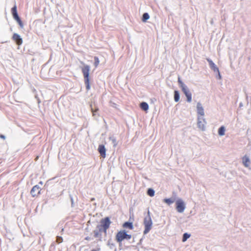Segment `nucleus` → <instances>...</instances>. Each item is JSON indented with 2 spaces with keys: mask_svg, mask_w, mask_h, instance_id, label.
<instances>
[{
  "mask_svg": "<svg viewBox=\"0 0 251 251\" xmlns=\"http://www.w3.org/2000/svg\"><path fill=\"white\" fill-rule=\"evenodd\" d=\"M174 100L176 102H178L179 100V94L176 90L174 92Z\"/></svg>",
  "mask_w": 251,
  "mask_h": 251,
  "instance_id": "nucleus-19",
  "label": "nucleus"
},
{
  "mask_svg": "<svg viewBox=\"0 0 251 251\" xmlns=\"http://www.w3.org/2000/svg\"><path fill=\"white\" fill-rule=\"evenodd\" d=\"M182 91L186 96L187 101L190 102L192 101V94L188 88H183Z\"/></svg>",
  "mask_w": 251,
  "mask_h": 251,
  "instance_id": "nucleus-8",
  "label": "nucleus"
},
{
  "mask_svg": "<svg viewBox=\"0 0 251 251\" xmlns=\"http://www.w3.org/2000/svg\"><path fill=\"white\" fill-rule=\"evenodd\" d=\"M154 191L153 189L152 188H149L147 190V194L150 196V197H152L154 195Z\"/></svg>",
  "mask_w": 251,
  "mask_h": 251,
  "instance_id": "nucleus-23",
  "label": "nucleus"
},
{
  "mask_svg": "<svg viewBox=\"0 0 251 251\" xmlns=\"http://www.w3.org/2000/svg\"><path fill=\"white\" fill-rule=\"evenodd\" d=\"M11 13H12V14L13 15L14 19L18 22L21 28H23L24 24L18 15V13H17V6H16V4H15V5L13 6V7L12 8Z\"/></svg>",
  "mask_w": 251,
  "mask_h": 251,
  "instance_id": "nucleus-4",
  "label": "nucleus"
},
{
  "mask_svg": "<svg viewBox=\"0 0 251 251\" xmlns=\"http://www.w3.org/2000/svg\"><path fill=\"white\" fill-rule=\"evenodd\" d=\"M100 251V249H98L97 250H92L91 251Z\"/></svg>",
  "mask_w": 251,
  "mask_h": 251,
  "instance_id": "nucleus-33",
  "label": "nucleus"
},
{
  "mask_svg": "<svg viewBox=\"0 0 251 251\" xmlns=\"http://www.w3.org/2000/svg\"><path fill=\"white\" fill-rule=\"evenodd\" d=\"M225 128L224 126H222L221 127H220L219 128L218 134L220 136H223V135H225Z\"/></svg>",
  "mask_w": 251,
  "mask_h": 251,
  "instance_id": "nucleus-20",
  "label": "nucleus"
},
{
  "mask_svg": "<svg viewBox=\"0 0 251 251\" xmlns=\"http://www.w3.org/2000/svg\"><path fill=\"white\" fill-rule=\"evenodd\" d=\"M176 201L175 197H172L171 198H166L163 200L164 202L167 203L168 205H170L174 203Z\"/></svg>",
  "mask_w": 251,
  "mask_h": 251,
  "instance_id": "nucleus-16",
  "label": "nucleus"
},
{
  "mask_svg": "<svg viewBox=\"0 0 251 251\" xmlns=\"http://www.w3.org/2000/svg\"><path fill=\"white\" fill-rule=\"evenodd\" d=\"M207 61L209 63V65L210 66V68L215 72L218 73L220 75V72L218 68L216 66V65L214 64V63L210 59H207Z\"/></svg>",
  "mask_w": 251,
  "mask_h": 251,
  "instance_id": "nucleus-12",
  "label": "nucleus"
},
{
  "mask_svg": "<svg viewBox=\"0 0 251 251\" xmlns=\"http://www.w3.org/2000/svg\"><path fill=\"white\" fill-rule=\"evenodd\" d=\"M116 239L119 243L126 240V231L125 230L119 231L116 235Z\"/></svg>",
  "mask_w": 251,
  "mask_h": 251,
  "instance_id": "nucleus-6",
  "label": "nucleus"
},
{
  "mask_svg": "<svg viewBox=\"0 0 251 251\" xmlns=\"http://www.w3.org/2000/svg\"><path fill=\"white\" fill-rule=\"evenodd\" d=\"M144 225L145 226V229L144 234H146L149 232L151 228L152 225V222L151 219L150 211L148 210L147 215L144 218Z\"/></svg>",
  "mask_w": 251,
  "mask_h": 251,
  "instance_id": "nucleus-2",
  "label": "nucleus"
},
{
  "mask_svg": "<svg viewBox=\"0 0 251 251\" xmlns=\"http://www.w3.org/2000/svg\"><path fill=\"white\" fill-rule=\"evenodd\" d=\"M178 82L180 86V87L181 88V89L182 90L183 89V88H186L187 87L185 84L182 82V81L180 79V78H179L178 79Z\"/></svg>",
  "mask_w": 251,
  "mask_h": 251,
  "instance_id": "nucleus-26",
  "label": "nucleus"
},
{
  "mask_svg": "<svg viewBox=\"0 0 251 251\" xmlns=\"http://www.w3.org/2000/svg\"><path fill=\"white\" fill-rule=\"evenodd\" d=\"M131 238V235L130 234H128L126 232V240H129Z\"/></svg>",
  "mask_w": 251,
  "mask_h": 251,
  "instance_id": "nucleus-30",
  "label": "nucleus"
},
{
  "mask_svg": "<svg viewBox=\"0 0 251 251\" xmlns=\"http://www.w3.org/2000/svg\"><path fill=\"white\" fill-rule=\"evenodd\" d=\"M182 91L186 96L187 101L190 102L192 101V94L188 88H183Z\"/></svg>",
  "mask_w": 251,
  "mask_h": 251,
  "instance_id": "nucleus-9",
  "label": "nucleus"
},
{
  "mask_svg": "<svg viewBox=\"0 0 251 251\" xmlns=\"http://www.w3.org/2000/svg\"><path fill=\"white\" fill-rule=\"evenodd\" d=\"M81 63L82 64H83V65L84 64V63H83V62H81Z\"/></svg>",
  "mask_w": 251,
  "mask_h": 251,
  "instance_id": "nucleus-36",
  "label": "nucleus"
},
{
  "mask_svg": "<svg viewBox=\"0 0 251 251\" xmlns=\"http://www.w3.org/2000/svg\"><path fill=\"white\" fill-rule=\"evenodd\" d=\"M150 18V16L147 13H145L143 15L142 21L144 22H146L147 20Z\"/></svg>",
  "mask_w": 251,
  "mask_h": 251,
  "instance_id": "nucleus-24",
  "label": "nucleus"
},
{
  "mask_svg": "<svg viewBox=\"0 0 251 251\" xmlns=\"http://www.w3.org/2000/svg\"><path fill=\"white\" fill-rule=\"evenodd\" d=\"M97 229L98 230V231H99V232L101 233L102 232H103V228L104 229V227H103L101 225H98L97 226Z\"/></svg>",
  "mask_w": 251,
  "mask_h": 251,
  "instance_id": "nucleus-27",
  "label": "nucleus"
},
{
  "mask_svg": "<svg viewBox=\"0 0 251 251\" xmlns=\"http://www.w3.org/2000/svg\"><path fill=\"white\" fill-rule=\"evenodd\" d=\"M98 151L101 156L105 157V149L103 145H100L98 148Z\"/></svg>",
  "mask_w": 251,
  "mask_h": 251,
  "instance_id": "nucleus-15",
  "label": "nucleus"
},
{
  "mask_svg": "<svg viewBox=\"0 0 251 251\" xmlns=\"http://www.w3.org/2000/svg\"><path fill=\"white\" fill-rule=\"evenodd\" d=\"M81 70L83 75L86 89L87 91H89L90 89V81L89 77L90 67L88 65H84L83 67L81 68Z\"/></svg>",
  "mask_w": 251,
  "mask_h": 251,
  "instance_id": "nucleus-1",
  "label": "nucleus"
},
{
  "mask_svg": "<svg viewBox=\"0 0 251 251\" xmlns=\"http://www.w3.org/2000/svg\"><path fill=\"white\" fill-rule=\"evenodd\" d=\"M140 108L144 111H147L149 109V105L147 102H142L140 103Z\"/></svg>",
  "mask_w": 251,
  "mask_h": 251,
  "instance_id": "nucleus-18",
  "label": "nucleus"
},
{
  "mask_svg": "<svg viewBox=\"0 0 251 251\" xmlns=\"http://www.w3.org/2000/svg\"><path fill=\"white\" fill-rule=\"evenodd\" d=\"M0 138H2V139H5V137H4V135H0Z\"/></svg>",
  "mask_w": 251,
  "mask_h": 251,
  "instance_id": "nucleus-32",
  "label": "nucleus"
},
{
  "mask_svg": "<svg viewBox=\"0 0 251 251\" xmlns=\"http://www.w3.org/2000/svg\"><path fill=\"white\" fill-rule=\"evenodd\" d=\"M190 237V234L188 233H185L183 234L182 241V242H185L189 237Z\"/></svg>",
  "mask_w": 251,
  "mask_h": 251,
  "instance_id": "nucleus-22",
  "label": "nucleus"
},
{
  "mask_svg": "<svg viewBox=\"0 0 251 251\" xmlns=\"http://www.w3.org/2000/svg\"><path fill=\"white\" fill-rule=\"evenodd\" d=\"M101 225L104 227L103 232L106 233L107 229L109 228L111 221L109 217H107L104 219H101L100 221Z\"/></svg>",
  "mask_w": 251,
  "mask_h": 251,
  "instance_id": "nucleus-5",
  "label": "nucleus"
},
{
  "mask_svg": "<svg viewBox=\"0 0 251 251\" xmlns=\"http://www.w3.org/2000/svg\"><path fill=\"white\" fill-rule=\"evenodd\" d=\"M41 190V188L36 185L32 187L30 191V194L33 197H35L40 193Z\"/></svg>",
  "mask_w": 251,
  "mask_h": 251,
  "instance_id": "nucleus-7",
  "label": "nucleus"
},
{
  "mask_svg": "<svg viewBox=\"0 0 251 251\" xmlns=\"http://www.w3.org/2000/svg\"><path fill=\"white\" fill-rule=\"evenodd\" d=\"M206 124V122L205 119L203 118V117L198 118V125L199 127L202 130H204L205 129V124Z\"/></svg>",
  "mask_w": 251,
  "mask_h": 251,
  "instance_id": "nucleus-11",
  "label": "nucleus"
},
{
  "mask_svg": "<svg viewBox=\"0 0 251 251\" xmlns=\"http://www.w3.org/2000/svg\"><path fill=\"white\" fill-rule=\"evenodd\" d=\"M197 112H198V114L201 115L202 117H203V116L204 115V112L203 108H202L201 104L200 103H198L197 104Z\"/></svg>",
  "mask_w": 251,
  "mask_h": 251,
  "instance_id": "nucleus-14",
  "label": "nucleus"
},
{
  "mask_svg": "<svg viewBox=\"0 0 251 251\" xmlns=\"http://www.w3.org/2000/svg\"><path fill=\"white\" fill-rule=\"evenodd\" d=\"M94 236L96 238H100V240H101V233L99 232V231H98V229H95L94 231Z\"/></svg>",
  "mask_w": 251,
  "mask_h": 251,
  "instance_id": "nucleus-21",
  "label": "nucleus"
},
{
  "mask_svg": "<svg viewBox=\"0 0 251 251\" xmlns=\"http://www.w3.org/2000/svg\"><path fill=\"white\" fill-rule=\"evenodd\" d=\"M12 39L18 45H21L23 43V40L20 36L17 33H14L12 36Z\"/></svg>",
  "mask_w": 251,
  "mask_h": 251,
  "instance_id": "nucleus-10",
  "label": "nucleus"
},
{
  "mask_svg": "<svg viewBox=\"0 0 251 251\" xmlns=\"http://www.w3.org/2000/svg\"><path fill=\"white\" fill-rule=\"evenodd\" d=\"M94 60H95L94 66L96 68H97L98 66V65H99L100 60H99V58L97 56L94 57Z\"/></svg>",
  "mask_w": 251,
  "mask_h": 251,
  "instance_id": "nucleus-25",
  "label": "nucleus"
},
{
  "mask_svg": "<svg viewBox=\"0 0 251 251\" xmlns=\"http://www.w3.org/2000/svg\"><path fill=\"white\" fill-rule=\"evenodd\" d=\"M89 237H86V238H85V239H86V240H89Z\"/></svg>",
  "mask_w": 251,
  "mask_h": 251,
  "instance_id": "nucleus-34",
  "label": "nucleus"
},
{
  "mask_svg": "<svg viewBox=\"0 0 251 251\" xmlns=\"http://www.w3.org/2000/svg\"><path fill=\"white\" fill-rule=\"evenodd\" d=\"M124 228H128L129 229H132L133 228V226L132 223L129 222H126L123 225Z\"/></svg>",
  "mask_w": 251,
  "mask_h": 251,
  "instance_id": "nucleus-17",
  "label": "nucleus"
},
{
  "mask_svg": "<svg viewBox=\"0 0 251 251\" xmlns=\"http://www.w3.org/2000/svg\"><path fill=\"white\" fill-rule=\"evenodd\" d=\"M242 163L245 167L251 170V162L249 158H242Z\"/></svg>",
  "mask_w": 251,
  "mask_h": 251,
  "instance_id": "nucleus-13",
  "label": "nucleus"
},
{
  "mask_svg": "<svg viewBox=\"0 0 251 251\" xmlns=\"http://www.w3.org/2000/svg\"><path fill=\"white\" fill-rule=\"evenodd\" d=\"M39 184H40L42 185V184H43V182H42V181H40V182H39Z\"/></svg>",
  "mask_w": 251,
  "mask_h": 251,
  "instance_id": "nucleus-35",
  "label": "nucleus"
},
{
  "mask_svg": "<svg viewBox=\"0 0 251 251\" xmlns=\"http://www.w3.org/2000/svg\"><path fill=\"white\" fill-rule=\"evenodd\" d=\"M176 209L179 213H183L185 209L186 206L184 201L180 198L176 201Z\"/></svg>",
  "mask_w": 251,
  "mask_h": 251,
  "instance_id": "nucleus-3",
  "label": "nucleus"
},
{
  "mask_svg": "<svg viewBox=\"0 0 251 251\" xmlns=\"http://www.w3.org/2000/svg\"><path fill=\"white\" fill-rule=\"evenodd\" d=\"M70 200H71V206H72V207H73L74 205V201L73 198L71 196V195H70Z\"/></svg>",
  "mask_w": 251,
  "mask_h": 251,
  "instance_id": "nucleus-29",
  "label": "nucleus"
},
{
  "mask_svg": "<svg viewBox=\"0 0 251 251\" xmlns=\"http://www.w3.org/2000/svg\"><path fill=\"white\" fill-rule=\"evenodd\" d=\"M91 110H92V112L93 113V115L94 116L95 115V114H94L95 112H97L99 110V109L98 108H96L95 109H94L93 108H92Z\"/></svg>",
  "mask_w": 251,
  "mask_h": 251,
  "instance_id": "nucleus-31",
  "label": "nucleus"
},
{
  "mask_svg": "<svg viewBox=\"0 0 251 251\" xmlns=\"http://www.w3.org/2000/svg\"><path fill=\"white\" fill-rule=\"evenodd\" d=\"M56 241L58 243H60L63 241V238L61 236H57L56 237Z\"/></svg>",
  "mask_w": 251,
  "mask_h": 251,
  "instance_id": "nucleus-28",
  "label": "nucleus"
}]
</instances>
